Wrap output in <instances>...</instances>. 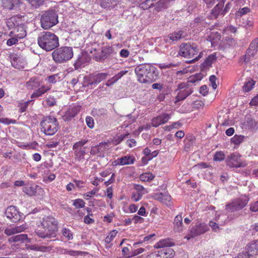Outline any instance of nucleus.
Here are the masks:
<instances>
[{"label": "nucleus", "mask_w": 258, "mask_h": 258, "mask_svg": "<svg viewBox=\"0 0 258 258\" xmlns=\"http://www.w3.org/2000/svg\"><path fill=\"white\" fill-rule=\"evenodd\" d=\"M240 157L241 156L237 153L230 154L226 159V163L230 167H244L246 163L243 162Z\"/></svg>", "instance_id": "9d476101"}, {"label": "nucleus", "mask_w": 258, "mask_h": 258, "mask_svg": "<svg viewBox=\"0 0 258 258\" xmlns=\"http://www.w3.org/2000/svg\"><path fill=\"white\" fill-rule=\"evenodd\" d=\"M58 16L54 10H50L43 13L40 19L41 27L48 29L58 23Z\"/></svg>", "instance_id": "0eeeda50"}, {"label": "nucleus", "mask_w": 258, "mask_h": 258, "mask_svg": "<svg viewBox=\"0 0 258 258\" xmlns=\"http://www.w3.org/2000/svg\"><path fill=\"white\" fill-rule=\"evenodd\" d=\"M159 251L160 258H172L174 255V251L171 248H163Z\"/></svg>", "instance_id": "4be33fe9"}, {"label": "nucleus", "mask_w": 258, "mask_h": 258, "mask_svg": "<svg viewBox=\"0 0 258 258\" xmlns=\"http://www.w3.org/2000/svg\"><path fill=\"white\" fill-rule=\"evenodd\" d=\"M132 221L135 224L139 223H142L144 222V218L137 215H135L132 219Z\"/></svg>", "instance_id": "13d9d810"}, {"label": "nucleus", "mask_w": 258, "mask_h": 258, "mask_svg": "<svg viewBox=\"0 0 258 258\" xmlns=\"http://www.w3.org/2000/svg\"><path fill=\"white\" fill-rule=\"evenodd\" d=\"M16 23V17L15 16L12 17L8 19L6 22L7 27L9 29H15V24Z\"/></svg>", "instance_id": "e433bc0d"}, {"label": "nucleus", "mask_w": 258, "mask_h": 258, "mask_svg": "<svg viewBox=\"0 0 258 258\" xmlns=\"http://www.w3.org/2000/svg\"><path fill=\"white\" fill-rule=\"evenodd\" d=\"M26 27L24 23H19L17 21V39L24 38L26 36Z\"/></svg>", "instance_id": "393cba45"}, {"label": "nucleus", "mask_w": 258, "mask_h": 258, "mask_svg": "<svg viewBox=\"0 0 258 258\" xmlns=\"http://www.w3.org/2000/svg\"><path fill=\"white\" fill-rule=\"evenodd\" d=\"M45 192L43 188L39 185L35 186L34 196L44 197Z\"/></svg>", "instance_id": "79ce46f5"}, {"label": "nucleus", "mask_w": 258, "mask_h": 258, "mask_svg": "<svg viewBox=\"0 0 258 258\" xmlns=\"http://www.w3.org/2000/svg\"><path fill=\"white\" fill-rule=\"evenodd\" d=\"M108 76V74L105 73L89 74L84 77L83 86H96L102 81L105 80Z\"/></svg>", "instance_id": "6e6552de"}, {"label": "nucleus", "mask_w": 258, "mask_h": 258, "mask_svg": "<svg viewBox=\"0 0 258 258\" xmlns=\"http://www.w3.org/2000/svg\"><path fill=\"white\" fill-rule=\"evenodd\" d=\"M199 51V50L196 44L184 43L180 45L179 54L184 57L192 58L189 62H193L199 60L202 57V52H201L198 54Z\"/></svg>", "instance_id": "20e7f679"}, {"label": "nucleus", "mask_w": 258, "mask_h": 258, "mask_svg": "<svg viewBox=\"0 0 258 258\" xmlns=\"http://www.w3.org/2000/svg\"><path fill=\"white\" fill-rule=\"evenodd\" d=\"M172 245V242L168 239H162L156 243L155 247L156 248H161L164 247H169Z\"/></svg>", "instance_id": "c756f323"}, {"label": "nucleus", "mask_w": 258, "mask_h": 258, "mask_svg": "<svg viewBox=\"0 0 258 258\" xmlns=\"http://www.w3.org/2000/svg\"><path fill=\"white\" fill-rule=\"evenodd\" d=\"M19 241L23 243L29 242V239L27 237V235L24 234L17 235V242Z\"/></svg>", "instance_id": "a18cd8bd"}, {"label": "nucleus", "mask_w": 258, "mask_h": 258, "mask_svg": "<svg viewBox=\"0 0 258 258\" xmlns=\"http://www.w3.org/2000/svg\"><path fill=\"white\" fill-rule=\"evenodd\" d=\"M138 81L143 84H151L157 80L158 70L149 63L140 64L135 69Z\"/></svg>", "instance_id": "f257e3e1"}, {"label": "nucleus", "mask_w": 258, "mask_h": 258, "mask_svg": "<svg viewBox=\"0 0 258 258\" xmlns=\"http://www.w3.org/2000/svg\"><path fill=\"white\" fill-rule=\"evenodd\" d=\"M209 81L210 82L211 85L212 87H213V88L214 89H216V88L217 87V85L216 83V77L214 75L211 76L210 77Z\"/></svg>", "instance_id": "680f3d73"}, {"label": "nucleus", "mask_w": 258, "mask_h": 258, "mask_svg": "<svg viewBox=\"0 0 258 258\" xmlns=\"http://www.w3.org/2000/svg\"><path fill=\"white\" fill-rule=\"evenodd\" d=\"M258 40L255 39L250 44L247 50V55L253 56L257 51Z\"/></svg>", "instance_id": "b1692460"}, {"label": "nucleus", "mask_w": 258, "mask_h": 258, "mask_svg": "<svg viewBox=\"0 0 258 258\" xmlns=\"http://www.w3.org/2000/svg\"><path fill=\"white\" fill-rule=\"evenodd\" d=\"M86 122L89 127L92 128L94 127V119L90 116H87L86 118Z\"/></svg>", "instance_id": "864d4df0"}, {"label": "nucleus", "mask_w": 258, "mask_h": 258, "mask_svg": "<svg viewBox=\"0 0 258 258\" xmlns=\"http://www.w3.org/2000/svg\"><path fill=\"white\" fill-rule=\"evenodd\" d=\"M146 258H160V254L159 250L150 253L147 256Z\"/></svg>", "instance_id": "6e6d98bb"}, {"label": "nucleus", "mask_w": 258, "mask_h": 258, "mask_svg": "<svg viewBox=\"0 0 258 258\" xmlns=\"http://www.w3.org/2000/svg\"><path fill=\"white\" fill-rule=\"evenodd\" d=\"M100 6L103 8H113L116 6L120 0H100Z\"/></svg>", "instance_id": "a878e982"}, {"label": "nucleus", "mask_w": 258, "mask_h": 258, "mask_svg": "<svg viewBox=\"0 0 258 258\" xmlns=\"http://www.w3.org/2000/svg\"><path fill=\"white\" fill-rule=\"evenodd\" d=\"M224 5L222 3H218L212 10L211 17L212 18H217L219 15H224L222 14V8Z\"/></svg>", "instance_id": "5701e85b"}, {"label": "nucleus", "mask_w": 258, "mask_h": 258, "mask_svg": "<svg viewBox=\"0 0 258 258\" xmlns=\"http://www.w3.org/2000/svg\"><path fill=\"white\" fill-rule=\"evenodd\" d=\"M135 158L132 156H125L118 158L113 162L114 165H125L132 164L134 163Z\"/></svg>", "instance_id": "f3484780"}, {"label": "nucleus", "mask_w": 258, "mask_h": 258, "mask_svg": "<svg viewBox=\"0 0 258 258\" xmlns=\"http://www.w3.org/2000/svg\"><path fill=\"white\" fill-rule=\"evenodd\" d=\"M185 37L184 32L183 31H178L172 33H170L167 36L164 38V41L166 43H170V41H174L179 40Z\"/></svg>", "instance_id": "dca6fc26"}, {"label": "nucleus", "mask_w": 258, "mask_h": 258, "mask_svg": "<svg viewBox=\"0 0 258 258\" xmlns=\"http://www.w3.org/2000/svg\"><path fill=\"white\" fill-rule=\"evenodd\" d=\"M26 1L27 3L30 4L33 8L37 9L42 6L45 0H26Z\"/></svg>", "instance_id": "7c9ffc66"}, {"label": "nucleus", "mask_w": 258, "mask_h": 258, "mask_svg": "<svg viewBox=\"0 0 258 258\" xmlns=\"http://www.w3.org/2000/svg\"><path fill=\"white\" fill-rule=\"evenodd\" d=\"M250 12V9L247 7H244L238 11V14L240 16L247 14Z\"/></svg>", "instance_id": "69168bd1"}, {"label": "nucleus", "mask_w": 258, "mask_h": 258, "mask_svg": "<svg viewBox=\"0 0 258 258\" xmlns=\"http://www.w3.org/2000/svg\"><path fill=\"white\" fill-rule=\"evenodd\" d=\"M154 198L155 200L166 205H168L171 199V196L167 193H156L154 195Z\"/></svg>", "instance_id": "a211bd4d"}, {"label": "nucleus", "mask_w": 258, "mask_h": 258, "mask_svg": "<svg viewBox=\"0 0 258 258\" xmlns=\"http://www.w3.org/2000/svg\"><path fill=\"white\" fill-rule=\"evenodd\" d=\"M26 87L29 90H33L40 86L39 81L36 78H31L26 84Z\"/></svg>", "instance_id": "cd10ccee"}, {"label": "nucleus", "mask_w": 258, "mask_h": 258, "mask_svg": "<svg viewBox=\"0 0 258 258\" xmlns=\"http://www.w3.org/2000/svg\"><path fill=\"white\" fill-rule=\"evenodd\" d=\"M109 145V143L102 142L97 146L92 147L91 149L90 153L93 155H98L99 156L104 157Z\"/></svg>", "instance_id": "f8f14e48"}, {"label": "nucleus", "mask_w": 258, "mask_h": 258, "mask_svg": "<svg viewBox=\"0 0 258 258\" xmlns=\"http://www.w3.org/2000/svg\"><path fill=\"white\" fill-rule=\"evenodd\" d=\"M216 59V55L214 54H211L206 59L204 62V64L206 67H210Z\"/></svg>", "instance_id": "58836bf2"}, {"label": "nucleus", "mask_w": 258, "mask_h": 258, "mask_svg": "<svg viewBox=\"0 0 258 258\" xmlns=\"http://www.w3.org/2000/svg\"><path fill=\"white\" fill-rule=\"evenodd\" d=\"M30 100H28L27 101H25L24 102H20L19 103V112L21 113H22L24 111H25L26 108L28 107V105L29 103H30Z\"/></svg>", "instance_id": "8fccbe9b"}, {"label": "nucleus", "mask_w": 258, "mask_h": 258, "mask_svg": "<svg viewBox=\"0 0 258 258\" xmlns=\"http://www.w3.org/2000/svg\"><path fill=\"white\" fill-rule=\"evenodd\" d=\"M98 191V188H94L90 192H88L84 194V198H85L86 200H88L89 199L92 198L94 195H95L96 192Z\"/></svg>", "instance_id": "603ef678"}, {"label": "nucleus", "mask_w": 258, "mask_h": 258, "mask_svg": "<svg viewBox=\"0 0 258 258\" xmlns=\"http://www.w3.org/2000/svg\"><path fill=\"white\" fill-rule=\"evenodd\" d=\"M255 85V82L252 80H249L245 83L243 86V91L245 92H248L250 91L253 87Z\"/></svg>", "instance_id": "2f4dec72"}, {"label": "nucleus", "mask_w": 258, "mask_h": 258, "mask_svg": "<svg viewBox=\"0 0 258 258\" xmlns=\"http://www.w3.org/2000/svg\"><path fill=\"white\" fill-rule=\"evenodd\" d=\"M41 131L46 135H54L58 130V123L54 117L47 116L40 123Z\"/></svg>", "instance_id": "423d86ee"}, {"label": "nucleus", "mask_w": 258, "mask_h": 258, "mask_svg": "<svg viewBox=\"0 0 258 258\" xmlns=\"http://www.w3.org/2000/svg\"><path fill=\"white\" fill-rule=\"evenodd\" d=\"M184 150L187 151L192 144V142L190 139H186L184 140Z\"/></svg>", "instance_id": "bf43d9fd"}, {"label": "nucleus", "mask_w": 258, "mask_h": 258, "mask_svg": "<svg viewBox=\"0 0 258 258\" xmlns=\"http://www.w3.org/2000/svg\"><path fill=\"white\" fill-rule=\"evenodd\" d=\"M154 178V176L150 173H145L142 174L140 176V179L143 181H151Z\"/></svg>", "instance_id": "c9c22d12"}, {"label": "nucleus", "mask_w": 258, "mask_h": 258, "mask_svg": "<svg viewBox=\"0 0 258 258\" xmlns=\"http://www.w3.org/2000/svg\"><path fill=\"white\" fill-rule=\"evenodd\" d=\"M170 114L168 113H163L152 120V125L154 127H157L162 124L166 123L170 118Z\"/></svg>", "instance_id": "2eb2a0df"}, {"label": "nucleus", "mask_w": 258, "mask_h": 258, "mask_svg": "<svg viewBox=\"0 0 258 258\" xmlns=\"http://www.w3.org/2000/svg\"><path fill=\"white\" fill-rule=\"evenodd\" d=\"M245 252L250 258H255V256L258 255V240H253L247 244Z\"/></svg>", "instance_id": "4468645a"}, {"label": "nucleus", "mask_w": 258, "mask_h": 258, "mask_svg": "<svg viewBox=\"0 0 258 258\" xmlns=\"http://www.w3.org/2000/svg\"><path fill=\"white\" fill-rule=\"evenodd\" d=\"M113 52V48L111 46L106 45L101 47V54L100 59L106 58Z\"/></svg>", "instance_id": "bb28decb"}, {"label": "nucleus", "mask_w": 258, "mask_h": 258, "mask_svg": "<svg viewBox=\"0 0 258 258\" xmlns=\"http://www.w3.org/2000/svg\"><path fill=\"white\" fill-rule=\"evenodd\" d=\"M88 140L83 139L78 142H76L73 146V149H83V146L87 143Z\"/></svg>", "instance_id": "09e8293b"}, {"label": "nucleus", "mask_w": 258, "mask_h": 258, "mask_svg": "<svg viewBox=\"0 0 258 258\" xmlns=\"http://www.w3.org/2000/svg\"><path fill=\"white\" fill-rule=\"evenodd\" d=\"M39 46L47 51H51L59 45L58 37L50 32L41 33L37 38Z\"/></svg>", "instance_id": "7ed1b4c3"}, {"label": "nucleus", "mask_w": 258, "mask_h": 258, "mask_svg": "<svg viewBox=\"0 0 258 258\" xmlns=\"http://www.w3.org/2000/svg\"><path fill=\"white\" fill-rule=\"evenodd\" d=\"M80 110V107L78 106L69 108L64 116V120H69L71 118L75 116L79 112Z\"/></svg>", "instance_id": "aec40b11"}, {"label": "nucleus", "mask_w": 258, "mask_h": 258, "mask_svg": "<svg viewBox=\"0 0 258 258\" xmlns=\"http://www.w3.org/2000/svg\"><path fill=\"white\" fill-rule=\"evenodd\" d=\"M122 254L127 257H132V250L130 251L127 247H123L122 249Z\"/></svg>", "instance_id": "5fc2aeb1"}, {"label": "nucleus", "mask_w": 258, "mask_h": 258, "mask_svg": "<svg viewBox=\"0 0 258 258\" xmlns=\"http://www.w3.org/2000/svg\"><path fill=\"white\" fill-rule=\"evenodd\" d=\"M140 194L137 192H134L132 193L131 199L134 202H138L142 198V196L140 195Z\"/></svg>", "instance_id": "4d7b16f0"}, {"label": "nucleus", "mask_w": 258, "mask_h": 258, "mask_svg": "<svg viewBox=\"0 0 258 258\" xmlns=\"http://www.w3.org/2000/svg\"><path fill=\"white\" fill-rule=\"evenodd\" d=\"M178 90L179 91L176 97V102L184 100L192 92L191 89L187 87L185 83L179 84L178 86Z\"/></svg>", "instance_id": "ddd939ff"}, {"label": "nucleus", "mask_w": 258, "mask_h": 258, "mask_svg": "<svg viewBox=\"0 0 258 258\" xmlns=\"http://www.w3.org/2000/svg\"><path fill=\"white\" fill-rule=\"evenodd\" d=\"M209 229L208 226L204 223H197L190 230L189 234L185 236V238L189 240L191 238L195 237L205 233Z\"/></svg>", "instance_id": "1a4fd4ad"}, {"label": "nucleus", "mask_w": 258, "mask_h": 258, "mask_svg": "<svg viewBox=\"0 0 258 258\" xmlns=\"http://www.w3.org/2000/svg\"><path fill=\"white\" fill-rule=\"evenodd\" d=\"M250 210L252 212L258 211V201L250 205Z\"/></svg>", "instance_id": "774afa93"}, {"label": "nucleus", "mask_w": 258, "mask_h": 258, "mask_svg": "<svg viewBox=\"0 0 258 258\" xmlns=\"http://www.w3.org/2000/svg\"><path fill=\"white\" fill-rule=\"evenodd\" d=\"M244 137L242 136L235 135L231 139V142L235 145L240 144L243 140Z\"/></svg>", "instance_id": "c03bdc74"}, {"label": "nucleus", "mask_w": 258, "mask_h": 258, "mask_svg": "<svg viewBox=\"0 0 258 258\" xmlns=\"http://www.w3.org/2000/svg\"><path fill=\"white\" fill-rule=\"evenodd\" d=\"M225 158V154L222 151L217 152L214 156V160L217 161H221Z\"/></svg>", "instance_id": "37998d69"}, {"label": "nucleus", "mask_w": 258, "mask_h": 258, "mask_svg": "<svg viewBox=\"0 0 258 258\" xmlns=\"http://www.w3.org/2000/svg\"><path fill=\"white\" fill-rule=\"evenodd\" d=\"M117 233V231L116 230H112L111 231L108 235L106 237L105 239V241L107 243H109L116 236Z\"/></svg>", "instance_id": "ea45409f"}, {"label": "nucleus", "mask_w": 258, "mask_h": 258, "mask_svg": "<svg viewBox=\"0 0 258 258\" xmlns=\"http://www.w3.org/2000/svg\"><path fill=\"white\" fill-rule=\"evenodd\" d=\"M15 2L16 0H3L2 4L5 8L12 10L14 6Z\"/></svg>", "instance_id": "f704fd0d"}, {"label": "nucleus", "mask_w": 258, "mask_h": 258, "mask_svg": "<svg viewBox=\"0 0 258 258\" xmlns=\"http://www.w3.org/2000/svg\"><path fill=\"white\" fill-rule=\"evenodd\" d=\"M200 92L203 95L206 96L208 92V87L206 85L201 86L200 89Z\"/></svg>", "instance_id": "0e129e2a"}, {"label": "nucleus", "mask_w": 258, "mask_h": 258, "mask_svg": "<svg viewBox=\"0 0 258 258\" xmlns=\"http://www.w3.org/2000/svg\"><path fill=\"white\" fill-rule=\"evenodd\" d=\"M6 215L8 218L14 221L16 219V208L12 206L9 207L6 210Z\"/></svg>", "instance_id": "c85d7f7f"}, {"label": "nucleus", "mask_w": 258, "mask_h": 258, "mask_svg": "<svg viewBox=\"0 0 258 258\" xmlns=\"http://www.w3.org/2000/svg\"><path fill=\"white\" fill-rule=\"evenodd\" d=\"M75 151V155L79 158V160L84 158V155L86 153L85 148L83 149H73Z\"/></svg>", "instance_id": "4c0bfd02"}, {"label": "nucleus", "mask_w": 258, "mask_h": 258, "mask_svg": "<svg viewBox=\"0 0 258 258\" xmlns=\"http://www.w3.org/2000/svg\"><path fill=\"white\" fill-rule=\"evenodd\" d=\"M52 56L55 62L62 63L71 59L73 56V48L71 47H61L55 49Z\"/></svg>", "instance_id": "39448f33"}, {"label": "nucleus", "mask_w": 258, "mask_h": 258, "mask_svg": "<svg viewBox=\"0 0 258 258\" xmlns=\"http://www.w3.org/2000/svg\"><path fill=\"white\" fill-rule=\"evenodd\" d=\"M209 226L212 228V229L213 230L215 231H217V230H218L219 228L218 224L213 221H211L209 222Z\"/></svg>", "instance_id": "338daca9"}, {"label": "nucleus", "mask_w": 258, "mask_h": 258, "mask_svg": "<svg viewBox=\"0 0 258 258\" xmlns=\"http://www.w3.org/2000/svg\"><path fill=\"white\" fill-rule=\"evenodd\" d=\"M156 0H146L139 5V7L143 10H147L153 6L154 2Z\"/></svg>", "instance_id": "72a5a7b5"}, {"label": "nucleus", "mask_w": 258, "mask_h": 258, "mask_svg": "<svg viewBox=\"0 0 258 258\" xmlns=\"http://www.w3.org/2000/svg\"><path fill=\"white\" fill-rule=\"evenodd\" d=\"M23 191L29 196H34L35 186L26 185L22 188Z\"/></svg>", "instance_id": "473e14b6"}, {"label": "nucleus", "mask_w": 258, "mask_h": 258, "mask_svg": "<svg viewBox=\"0 0 258 258\" xmlns=\"http://www.w3.org/2000/svg\"><path fill=\"white\" fill-rule=\"evenodd\" d=\"M51 88L49 86H42L40 88L35 90L31 95V98H36L41 96L43 94L49 91Z\"/></svg>", "instance_id": "412c9836"}, {"label": "nucleus", "mask_w": 258, "mask_h": 258, "mask_svg": "<svg viewBox=\"0 0 258 258\" xmlns=\"http://www.w3.org/2000/svg\"><path fill=\"white\" fill-rule=\"evenodd\" d=\"M58 75L57 74H56L53 75L48 76L46 78V80L49 83L54 84L56 82V78L58 77Z\"/></svg>", "instance_id": "3c124183"}, {"label": "nucleus", "mask_w": 258, "mask_h": 258, "mask_svg": "<svg viewBox=\"0 0 258 258\" xmlns=\"http://www.w3.org/2000/svg\"><path fill=\"white\" fill-rule=\"evenodd\" d=\"M37 145V143H35L34 144H22L21 143H17V146H18L19 147L26 148V149H30V148H34Z\"/></svg>", "instance_id": "052dcab7"}, {"label": "nucleus", "mask_w": 258, "mask_h": 258, "mask_svg": "<svg viewBox=\"0 0 258 258\" xmlns=\"http://www.w3.org/2000/svg\"><path fill=\"white\" fill-rule=\"evenodd\" d=\"M62 235L68 238V240H71L73 238V233L68 229L64 228L62 230Z\"/></svg>", "instance_id": "a19ab883"}, {"label": "nucleus", "mask_w": 258, "mask_h": 258, "mask_svg": "<svg viewBox=\"0 0 258 258\" xmlns=\"http://www.w3.org/2000/svg\"><path fill=\"white\" fill-rule=\"evenodd\" d=\"M56 103L53 98L49 97L45 100L46 105L49 106H53Z\"/></svg>", "instance_id": "e2e57ef3"}, {"label": "nucleus", "mask_w": 258, "mask_h": 258, "mask_svg": "<svg viewBox=\"0 0 258 258\" xmlns=\"http://www.w3.org/2000/svg\"><path fill=\"white\" fill-rule=\"evenodd\" d=\"M73 205L77 208H82L85 206V203L83 200L78 199L74 201Z\"/></svg>", "instance_id": "de8ad7c7"}, {"label": "nucleus", "mask_w": 258, "mask_h": 258, "mask_svg": "<svg viewBox=\"0 0 258 258\" xmlns=\"http://www.w3.org/2000/svg\"><path fill=\"white\" fill-rule=\"evenodd\" d=\"M174 230L177 232H181L183 230L182 218L180 215H177L173 222Z\"/></svg>", "instance_id": "6ab92c4d"}, {"label": "nucleus", "mask_w": 258, "mask_h": 258, "mask_svg": "<svg viewBox=\"0 0 258 258\" xmlns=\"http://www.w3.org/2000/svg\"><path fill=\"white\" fill-rule=\"evenodd\" d=\"M247 203L248 200L246 199H238L231 204L227 205L226 208L229 212L236 211L243 208Z\"/></svg>", "instance_id": "9b49d317"}, {"label": "nucleus", "mask_w": 258, "mask_h": 258, "mask_svg": "<svg viewBox=\"0 0 258 258\" xmlns=\"http://www.w3.org/2000/svg\"><path fill=\"white\" fill-rule=\"evenodd\" d=\"M135 188L136 190V192L140 194V195L142 197L147 192L146 189L143 186L140 185H135Z\"/></svg>", "instance_id": "49530a36"}, {"label": "nucleus", "mask_w": 258, "mask_h": 258, "mask_svg": "<svg viewBox=\"0 0 258 258\" xmlns=\"http://www.w3.org/2000/svg\"><path fill=\"white\" fill-rule=\"evenodd\" d=\"M57 230L56 220L52 217L48 216L43 218L41 227L36 230V233L41 238H51L55 237Z\"/></svg>", "instance_id": "f03ea898"}]
</instances>
